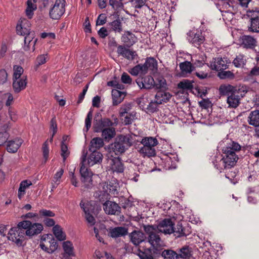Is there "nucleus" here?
I'll return each instance as SVG.
<instances>
[{
    "instance_id": "1",
    "label": "nucleus",
    "mask_w": 259,
    "mask_h": 259,
    "mask_svg": "<svg viewBox=\"0 0 259 259\" xmlns=\"http://www.w3.org/2000/svg\"><path fill=\"white\" fill-rule=\"evenodd\" d=\"M241 146L237 142L231 141L222 149V155L211 156L210 160L214 167L222 172L223 170L229 169L234 167L239 158L237 152L241 150Z\"/></svg>"
},
{
    "instance_id": "2",
    "label": "nucleus",
    "mask_w": 259,
    "mask_h": 259,
    "mask_svg": "<svg viewBox=\"0 0 259 259\" xmlns=\"http://www.w3.org/2000/svg\"><path fill=\"white\" fill-rule=\"evenodd\" d=\"M136 137L137 136L134 134L118 136L114 142L110 145V152L117 156L124 153L132 146Z\"/></svg>"
},
{
    "instance_id": "3",
    "label": "nucleus",
    "mask_w": 259,
    "mask_h": 259,
    "mask_svg": "<svg viewBox=\"0 0 259 259\" xmlns=\"http://www.w3.org/2000/svg\"><path fill=\"white\" fill-rule=\"evenodd\" d=\"M100 190L94 194V196L101 202L109 199V195L115 196L118 193L119 184L116 180L102 182L99 185Z\"/></svg>"
},
{
    "instance_id": "4",
    "label": "nucleus",
    "mask_w": 259,
    "mask_h": 259,
    "mask_svg": "<svg viewBox=\"0 0 259 259\" xmlns=\"http://www.w3.org/2000/svg\"><path fill=\"white\" fill-rule=\"evenodd\" d=\"M141 145L137 148L139 153L143 157H151L156 155L155 147L158 144V141L155 137H145L140 141Z\"/></svg>"
},
{
    "instance_id": "5",
    "label": "nucleus",
    "mask_w": 259,
    "mask_h": 259,
    "mask_svg": "<svg viewBox=\"0 0 259 259\" xmlns=\"http://www.w3.org/2000/svg\"><path fill=\"white\" fill-rule=\"evenodd\" d=\"M87 152L83 150L81 157V166L80 174L81 175V181L83 183V186L87 189H91L93 186L92 176L93 172L85 166L86 162Z\"/></svg>"
},
{
    "instance_id": "6",
    "label": "nucleus",
    "mask_w": 259,
    "mask_h": 259,
    "mask_svg": "<svg viewBox=\"0 0 259 259\" xmlns=\"http://www.w3.org/2000/svg\"><path fill=\"white\" fill-rule=\"evenodd\" d=\"M136 83L140 89H150L154 87L160 89L163 87L165 80H160L159 84H155L153 78L150 75L145 77L140 76L136 80Z\"/></svg>"
},
{
    "instance_id": "7",
    "label": "nucleus",
    "mask_w": 259,
    "mask_h": 259,
    "mask_svg": "<svg viewBox=\"0 0 259 259\" xmlns=\"http://www.w3.org/2000/svg\"><path fill=\"white\" fill-rule=\"evenodd\" d=\"M25 236V230L22 226H19V223L17 227L12 228L9 231L8 238L17 245L21 246Z\"/></svg>"
},
{
    "instance_id": "8",
    "label": "nucleus",
    "mask_w": 259,
    "mask_h": 259,
    "mask_svg": "<svg viewBox=\"0 0 259 259\" xmlns=\"http://www.w3.org/2000/svg\"><path fill=\"white\" fill-rule=\"evenodd\" d=\"M19 226H22L25 230L26 236L31 237L41 232L43 226L37 223H32L29 221H23L19 222Z\"/></svg>"
},
{
    "instance_id": "9",
    "label": "nucleus",
    "mask_w": 259,
    "mask_h": 259,
    "mask_svg": "<svg viewBox=\"0 0 259 259\" xmlns=\"http://www.w3.org/2000/svg\"><path fill=\"white\" fill-rule=\"evenodd\" d=\"M65 0H56L49 11L50 18L54 20L60 19L65 12Z\"/></svg>"
},
{
    "instance_id": "10",
    "label": "nucleus",
    "mask_w": 259,
    "mask_h": 259,
    "mask_svg": "<svg viewBox=\"0 0 259 259\" xmlns=\"http://www.w3.org/2000/svg\"><path fill=\"white\" fill-rule=\"evenodd\" d=\"M107 168L109 171L113 173H122L124 169L121 158L119 157H113L112 156L107 159Z\"/></svg>"
},
{
    "instance_id": "11",
    "label": "nucleus",
    "mask_w": 259,
    "mask_h": 259,
    "mask_svg": "<svg viewBox=\"0 0 259 259\" xmlns=\"http://www.w3.org/2000/svg\"><path fill=\"white\" fill-rule=\"evenodd\" d=\"M187 39L190 43L197 48L203 43L205 37L201 30L193 29L187 33Z\"/></svg>"
},
{
    "instance_id": "12",
    "label": "nucleus",
    "mask_w": 259,
    "mask_h": 259,
    "mask_svg": "<svg viewBox=\"0 0 259 259\" xmlns=\"http://www.w3.org/2000/svg\"><path fill=\"white\" fill-rule=\"evenodd\" d=\"M230 62L227 58L217 57L212 58L210 62L209 67L213 70L220 72L228 68Z\"/></svg>"
},
{
    "instance_id": "13",
    "label": "nucleus",
    "mask_w": 259,
    "mask_h": 259,
    "mask_svg": "<svg viewBox=\"0 0 259 259\" xmlns=\"http://www.w3.org/2000/svg\"><path fill=\"white\" fill-rule=\"evenodd\" d=\"M174 223L170 219L162 220L157 226L158 230L165 234H170L174 231Z\"/></svg>"
},
{
    "instance_id": "14",
    "label": "nucleus",
    "mask_w": 259,
    "mask_h": 259,
    "mask_svg": "<svg viewBox=\"0 0 259 259\" xmlns=\"http://www.w3.org/2000/svg\"><path fill=\"white\" fill-rule=\"evenodd\" d=\"M103 203V209L108 214L118 215L121 212V208L114 202L105 200Z\"/></svg>"
},
{
    "instance_id": "15",
    "label": "nucleus",
    "mask_w": 259,
    "mask_h": 259,
    "mask_svg": "<svg viewBox=\"0 0 259 259\" xmlns=\"http://www.w3.org/2000/svg\"><path fill=\"white\" fill-rule=\"evenodd\" d=\"M133 252L141 259H153L152 250L144 246H136L133 249Z\"/></svg>"
},
{
    "instance_id": "16",
    "label": "nucleus",
    "mask_w": 259,
    "mask_h": 259,
    "mask_svg": "<svg viewBox=\"0 0 259 259\" xmlns=\"http://www.w3.org/2000/svg\"><path fill=\"white\" fill-rule=\"evenodd\" d=\"M62 247L63 249V259H72V257L75 256L73 244L70 241L64 242Z\"/></svg>"
},
{
    "instance_id": "17",
    "label": "nucleus",
    "mask_w": 259,
    "mask_h": 259,
    "mask_svg": "<svg viewBox=\"0 0 259 259\" xmlns=\"http://www.w3.org/2000/svg\"><path fill=\"white\" fill-rule=\"evenodd\" d=\"M241 46L246 49H252L256 46L257 41L255 38L250 35H244L240 37Z\"/></svg>"
},
{
    "instance_id": "18",
    "label": "nucleus",
    "mask_w": 259,
    "mask_h": 259,
    "mask_svg": "<svg viewBox=\"0 0 259 259\" xmlns=\"http://www.w3.org/2000/svg\"><path fill=\"white\" fill-rule=\"evenodd\" d=\"M117 52L119 55L122 56L128 60H134L138 55L136 51L131 50L122 46L117 47Z\"/></svg>"
},
{
    "instance_id": "19",
    "label": "nucleus",
    "mask_w": 259,
    "mask_h": 259,
    "mask_svg": "<svg viewBox=\"0 0 259 259\" xmlns=\"http://www.w3.org/2000/svg\"><path fill=\"white\" fill-rule=\"evenodd\" d=\"M89 151L91 152V153L87 159L88 165L89 166L100 163L102 162L103 155L101 153L97 150Z\"/></svg>"
},
{
    "instance_id": "20",
    "label": "nucleus",
    "mask_w": 259,
    "mask_h": 259,
    "mask_svg": "<svg viewBox=\"0 0 259 259\" xmlns=\"http://www.w3.org/2000/svg\"><path fill=\"white\" fill-rule=\"evenodd\" d=\"M241 97L238 91L232 93L227 97V103L229 108H236L240 103Z\"/></svg>"
},
{
    "instance_id": "21",
    "label": "nucleus",
    "mask_w": 259,
    "mask_h": 259,
    "mask_svg": "<svg viewBox=\"0 0 259 259\" xmlns=\"http://www.w3.org/2000/svg\"><path fill=\"white\" fill-rule=\"evenodd\" d=\"M34 37V32H30L29 34H26L24 37V45L23 49L25 51H28L30 50V47L32 46V51L35 50V45L37 39L33 40Z\"/></svg>"
},
{
    "instance_id": "22",
    "label": "nucleus",
    "mask_w": 259,
    "mask_h": 259,
    "mask_svg": "<svg viewBox=\"0 0 259 259\" xmlns=\"http://www.w3.org/2000/svg\"><path fill=\"white\" fill-rule=\"evenodd\" d=\"M177 252L179 259H191L192 257V248L188 245H184L177 249Z\"/></svg>"
},
{
    "instance_id": "23",
    "label": "nucleus",
    "mask_w": 259,
    "mask_h": 259,
    "mask_svg": "<svg viewBox=\"0 0 259 259\" xmlns=\"http://www.w3.org/2000/svg\"><path fill=\"white\" fill-rule=\"evenodd\" d=\"M130 237L131 241L136 246H138L141 243L144 241L145 239V235L142 232L136 230L130 234Z\"/></svg>"
},
{
    "instance_id": "24",
    "label": "nucleus",
    "mask_w": 259,
    "mask_h": 259,
    "mask_svg": "<svg viewBox=\"0 0 259 259\" xmlns=\"http://www.w3.org/2000/svg\"><path fill=\"white\" fill-rule=\"evenodd\" d=\"M125 92L121 91L116 89L112 91V103L113 105H117L120 104L126 96Z\"/></svg>"
},
{
    "instance_id": "25",
    "label": "nucleus",
    "mask_w": 259,
    "mask_h": 259,
    "mask_svg": "<svg viewBox=\"0 0 259 259\" xmlns=\"http://www.w3.org/2000/svg\"><path fill=\"white\" fill-rule=\"evenodd\" d=\"M252 13L251 11L248 12V16L251 17L250 19V26L248 27V30L252 32H259V17L252 16L250 14Z\"/></svg>"
},
{
    "instance_id": "26",
    "label": "nucleus",
    "mask_w": 259,
    "mask_h": 259,
    "mask_svg": "<svg viewBox=\"0 0 259 259\" xmlns=\"http://www.w3.org/2000/svg\"><path fill=\"white\" fill-rule=\"evenodd\" d=\"M26 78L22 77L19 79L13 78V87L15 93H19L26 86Z\"/></svg>"
},
{
    "instance_id": "27",
    "label": "nucleus",
    "mask_w": 259,
    "mask_h": 259,
    "mask_svg": "<svg viewBox=\"0 0 259 259\" xmlns=\"http://www.w3.org/2000/svg\"><path fill=\"white\" fill-rule=\"evenodd\" d=\"M22 143V140L16 139L14 140L9 141L7 146V150L9 153H14L17 151Z\"/></svg>"
},
{
    "instance_id": "28",
    "label": "nucleus",
    "mask_w": 259,
    "mask_h": 259,
    "mask_svg": "<svg viewBox=\"0 0 259 259\" xmlns=\"http://www.w3.org/2000/svg\"><path fill=\"white\" fill-rule=\"evenodd\" d=\"M145 73H147L148 70L154 71L157 68V62L153 57L147 58L145 62L142 64Z\"/></svg>"
},
{
    "instance_id": "29",
    "label": "nucleus",
    "mask_w": 259,
    "mask_h": 259,
    "mask_svg": "<svg viewBox=\"0 0 259 259\" xmlns=\"http://www.w3.org/2000/svg\"><path fill=\"white\" fill-rule=\"evenodd\" d=\"M171 97V96L169 93L159 91L157 92L155 96V100L158 104H161L168 101Z\"/></svg>"
},
{
    "instance_id": "30",
    "label": "nucleus",
    "mask_w": 259,
    "mask_h": 259,
    "mask_svg": "<svg viewBox=\"0 0 259 259\" xmlns=\"http://www.w3.org/2000/svg\"><path fill=\"white\" fill-rule=\"evenodd\" d=\"M110 236L112 238L123 236L127 234V229L123 227H117L110 230Z\"/></svg>"
},
{
    "instance_id": "31",
    "label": "nucleus",
    "mask_w": 259,
    "mask_h": 259,
    "mask_svg": "<svg viewBox=\"0 0 259 259\" xmlns=\"http://www.w3.org/2000/svg\"><path fill=\"white\" fill-rule=\"evenodd\" d=\"M248 123L254 127L259 126V110L252 111L248 117Z\"/></svg>"
},
{
    "instance_id": "32",
    "label": "nucleus",
    "mask_w": 259,
    "mask_h": 259,
    "mask_svg": "<svg viewBox=\"0 0 259 259\" xmlns=\"http://www.w3.org/2000/svg\"><path fill=\"white\" fill-rule=\"evenodd\" d=\"M121 39L122 41L129 47L133 46L137 40L135 35L130 31L126 32L122 36Z\"/></svg>"
},
{
    "instance_id": "33",
    "label": "nucleus",
    "mask_w": 259,
    "mask_h": 259,
    "mask_svg": "<svg viewBox=\"0 0 259 259\" xmlns=\"http://www.w3.org/2000/svg\"><path fill=\"white\" fill-rule=\"evenodd\" d=\"M237 90L236 87L231 84H221L219 89L220 94L222 96H228Z\"/></svg>"
},
{
    "instance_id": "34",
    "label": "nucleus",
    "mask_w": 259,
    "mask_h": 259,
    "mask_svg": "<svg viewBox=\"0 0 259 259\" xmlns=\"http://www.w3.org/2000/svg\"><path fill=\"white\" fill-rule=\"evenodd\" d=\"M13 120L11 111L9 110L8 115L5 112H0V127H7L10 120Z\"/></svg>"
},
{
    "instance_id": "35",
    "label": "nucleus",
    "mask_w": 259,
    "mask_h": 259,
    "mask_svg": "<svg viewBox=\"0 0 259 259\" xmlns=\"http://www.w3.org/2000/svg\"><path fill=\"white\" fill-rule=\"evenodd\" d=\"M104 146L103 139L99 137L94 138L90 142L89 150H97Z\"/></svg>"
},
{
    "instance_id": "36",
    "label": "nucleus",
    "mask_w": 259,
    "mask_h": 259,
    "mask_svg": "<svg viewBox=\"0 0 259 259\" xmlns=\"http://www.w3.org/2000/svg\"><path fill=\"white\" fill-rule=\"evenodd\" d=\"M53 231L54 235L56 238L59 241H63L66 239V235L63 232L61 226L59 225H56L53 228Z\"/></svg>"
},
{
    "instance_id": "37",
    "label": "nucleus",
    "mask_w": 259,
    "mask_h": 259,
    "mask_svg": "<svg viewBox=\"0 0 259 259\" xmlns=\"http://www.w3.org/2000/svg\"><path fill=\"white\" fill-rule=\"evenodd\" d=\"M108 26L110 27L112 31L115 32L120 33L122 30V23L118 17L112 22L108 23Z\"/></svg>"
},
{
    "instance_id": "38",
    "label": "nucleus",
    "mask_w": 259,
    "mask_h": 259,
    "mask_svg": "<svg viewBox=\"0 0 259 259\" xmlns=\"http://www.w3.org/2000/svg\"><path fill=\"white\" fill-rule=\"evenodd\" d=\"M24 22L27 23V26H29V22H28L26 20H24ZM23 22L21 21V23L19 25L18 24L16 27V30L17 34L25 36L26 34H29L30 32V29L29 28V27L26 28L24 27V24H23Z\"/></svg>"
},
{
    "instance_id": "39",
    "label": "nucleus",
    "mask_w": 259,
    "mask_h": 259,
    "mask_svg": "<svg viewBox=\"0 0 259 259\" xmlns=\"http://www.w3.org/2000/svg\"><path fill=\"white\" fill-rule=\"evenodd\" d=\"M101 132L102 137L107 141L111 139L115 135V129L111 127L104 128Z\"/></svg>"
},
{
    "instance_id": "40",
    "label": "nucleus",
    "mask_w": 259,
    "mask_h": 259,
    "mask_svg": "<svg viewBox=\"0 0 259 259\" xmlns=\"http://www.w3.org/2000/svg\"><path fill=\"white\" fill-rule=\"evenodd\" d=\"M36 5L33 4L32 0H27V8L25 10L26 15L29 19H31L34 14V11L36 9Z\"/></svg>"
},
{
    "instance_id": "41",
    "label": "nucleus",
    "mask_w": 259,
    "mask_h": 259,
    "mask_svg": "<svg viewBox=\"0 0 259 259\" xmlns=\"http://www.w3.org/2000/svg\"><path fill=\"white\" fill-rule=\"evenodd\" d=\"M9 124L10 123L8 124L7 127H0V146L5 143L9 137V134L8 132Z\"/></svg>"
},
{
    "instance_id": "42",
    "label": "nucleus",
    "mask_w": 259,
    "mask_h": 259,
    "mask_svg": "<svg viewBox=\"0 0 259 259\" xmlns=\"http://www.w3.org/2000/svg\"><path fill=\"white\" fill-rule=\"evenodd\" d=\"M180 68L183 74L190 73L194 69V67L190 62L185 61L180 64Z\"/></svg>"
},
{
    "instance_id": "43",
    "label": "nucleus",
    "mask_w": 259,
    "mask_h": 259,
    "mask_svg": "<svg viewBox=\"0 0 259 259\" xmlns=\"http://www.w3.org/2000/svg\"><path fill=\"white\" fill-rule=\"evenodd\" d=\"M161 256L163 259H179L177 251L171 249H164L162 251Z\"/></svg>"
},
{
    "instance_id": "44",
    "label": "nucleus",
    "mask_w": 259,
    "mask_h": 259,
    "mask_svg": "<svg viewBox=\"0 0 259 259\" xmlns=\"http://www.w3.org/2000/svg\"><path fill=\"white\" fill-rule=\"evenodd\" d=\"M161 239L157 232L152 233L148 236V242L153 247L160 245Z\"/></svg>"
},
{
    "instance_id": "45",
    "label": "nucleus",
    "mask_w": 259,
    "mask_h": 259,
    "mask_svg": "<svg viewBox=\"0 0 259 259\" xmlns=\"http://www.w3.org/2000/svg\"><path fill=\"white\" fill-rule=\"evenodd\" d=\"M245 57L242 55L239 54L237 55L234 59L233 63L236 67H243L246 64Z\"/></svg>"
},
{
    "instance_id": "46",
    "label": "nucleus",
    "mask_w": 259,
    "mask_h": 259,
    "mask_svg": "<svg viewBox=\"0 0 259 259\" xmlns=\"http://www.w3.org/2000/svg\"><path fill=\"white\" fill-rule=\"evenodd\" d=\"M172 233H174L176 237H181L186 235L184 228L183 227L181 222L178 223L176 227L174 226V231Z\"/></svg>"
},
{
    "instance_id": "47",
    "label": "nucleus",
    "mask_w": 259,
    "mask_h": 259,
    "mask_svg": "<svg viewBox=\"0 0 259 259\" xmlns=\"http://www.w3.org/2000/svg\"><path fill=\"white\" fill-rule=\"evenodd\" d=\"M144 68L142 64H138L130 69L128 72L133 76H137L139 74L144 75L146 74Z\"/></svg>"
},
{
    "instance_id": "48",
    "label": "nucleus",
    "mask_w": 259,
    "mask_h": 259,
    "mask_svg": "<svg viewBox=\"0 0 259 259\" xmlns=\"http://www.w3.org/2000/svg\"><path fill=\"white\" fill-rule=\"evenodd\" d=\"M48 59L47 54H43L38 56L35 61L34 69L36 70L41 65L45 64Z\"/></svg>"
},
{
    "instance_id": "49",
    "label": "nucleus",
    "mask_w": 259,
    "mask_h": 259,
    "mask_svg": "<svg viewBox=\"0 0 259 259\" xmlns=\"http://www.w3.org/2000/svg\"><path fill=\"white\" fill-rule=\"evenodd\" d=\"M109 4L115 11H120L123 9L124 8L122 0H109Z\"/></svg>"
},
{
    "instance_id": "50",
    "label": "nucleus",
    "mask_w": 259,
    "mask_h": 259,
    "mask_svg": "<svg viewBox=\"0 0 259 259\" xmlns=\"http://www.w3.org/2000/svg\"><path fill=\"white\" fill-rule=\"evenodd\" d=\"M193 81H191L188 79H184L180 81L178 87L179 89L183 90H191L193 88Z\"/></svg>"
},
{
    "instance_id": "51",
    "label": "nucleus",
    "mask_w": 259,
    "mask_h": 259,
    "mask_svg": "<svg viewBox=\"0 0 259 259\" xmlns=\"http://www.w3.org/2000/svg\"><path fill=\"white\" fill-rule=\"evenodd\" d=\"M218 76L221 79H231L234 78L235 75L231 71H225V70H222V71L218 72Z\"/></svg>"
},
{
    "instance_id": "52",
    "label": "nucleus",
    "mask_w": 259,
    "mask_h": 259,
    "mask_svg": "<svg viewBox=\"0 0 259 259\" xmlns=\"http://www.w3.org/2000/svg\"><path fill=\"white\" fill-rule=\"evenodd\" d=\"M132 107V104L131 103H125L121 106L119 109L120 116H124L125 114L129 113Z\"/></svg>"
},
{
    "instance_id": "53",
    "label": "nucleus",
    "mask_w": 259,
    "mask_h": 259,
    "mask_svg": "<svg viewBox=\"0 0 259 259\" xmlns=\"http://www.w3.org/2000/svg\"><path fill=\"white\" fill-rule=\"evenodd\" d=\"M92 116L93 111L91 109H90L85 119V128L83 130L84 132H88V131L91 127Z\"/></svg>"
},
{
    "instance_id": "54",
    "label": "nucleus",
    "mask_w": 259,
    "mask_h": 259,
    "mask_svg": "<svg viewBox=\"0 0 259 259\" xmlns=\"http://www.w3.org/2000/svg\"><path fill=\"white\" fill-rule=\"evenodd\" d=\"M13 78L19 79L24 72L23 68L20 65H14L13 67Z\"/></svg>"
},
{
    "instance_id": "55",
    "label": "nucleus",
    "mask_w": 259,
    "mask_h": 259,
    "mask_svg": "<svg viewBox=\"0 0 259 259\" xmlns=\"http://www.w3.org/2000/svg\"><path fill=\"white\" fill-rule=\"evenodd\" d=\"M61 155L62 157L63 158V160L65 161L66 158L69 155V151L68 149V147L66 144H65L64 141L61 142Z\"/></svg>"
},
{
    "instance_id": "56",
    "label": "nucleus",
    "mask_w": 259,
    "mask_h": 259,
    "mask_svg": "<svg viewBox=\"0 0 259 259\" xmlns=\"http://www.w3.org/2000/svg\"><path fill=\"white\" fill-rule=\"evenodd\" d=\"M44 163H46L49 158V148L47 141H46L42 147Z\"/></svg>"
},
{
    "instance_id": "57",
    "label": "nucleus",
    "mask_w": 259,
    "mask_h": 259,
    "mask_svg": "<svg viewBox=\"0 0 259 259\" xmlns=\"http://www.w3.org/2000/svg\"><path fill=\"white\" fill-rule=\"evenodd\" d=\"M158 104L156 101H151L147 106V109L149 112L154 113L158 110Z\"/></svg>"
},
{
    "instance_id": "58",
    "label": "nucleus",
    "mask_w": 259,
    "mask_h": 259,
    "mask_svg": "<svg viewBox=\"0 0 259 259\" xmlns=\"http://www.w3.org/2000/svg\"><path fill=\"white\" fill-rule=\"evenodd\" d=\"M144 231L146 232L147 234L149 235L152 234V233H154L157 232V226H155L153 225H144L143 226Z\"/></svg>"
},
{
    "instance_id": "59",
    "label": "nucleus",
    "mask_w": 259,
    "mask_h": 259,
    "mask_svg": "<svg viewBox=\"0 0 259 259\" xmlns=\"http://www.w3.org/2000/svg\"><path fill=\"white\" fill-rule=\"evenodd\" d=\"M50 128L53 132L52 137L51 138V141H52L54 136L56 134L57 131V124L55 117H53L51 120Z\"/></svg>"
},
{
    "instance_id": "60",
    "label": "nucleus",
    "mask_w": 259,
    "mask_h": 259,
    "mask_svg": "<svg viewBox=\"0 0 259 259\" xmlns=\"http://www.w3.org/2000/svg\"><path fill=\"white\" fill-rule=\"evenodd\" d=\"M94 127L96 132H101L104 128V126L101 124V120L95 119L94 123Z\"/></svg>"
},
{
    "instance_id": "61",
    "label": "nucleus",
    "mask_w": 259,
    "mask_h": 259,
    "mask_svg": "<svg viewBox=\"0 0 259 259\" xmlns=\"http://www.w3.org/2000/svg\"><path fill=\"white\" fill-rule=\"evenodd\" d=\"M39 214L41 216L46 217H53L55 215V214L53 211L45 209L40 210L39 211Z\"/></svg>"
},
{
    "instance_id": "62",
    "label": "nucleus",
    "mask_w": 259,
    "mask_h": 259,
    "mask_svg": "<svg viewBox=\"0 0 259 259\" xmlns=\"http://www.w3.org/2000/svg\"><path fill=\"white\" fill-rule=\"evenodd\" d=\"M85 213V219L88 223L91 225L93 226L95 224V219L94 217L90 214V210L89 211H86Z\"/></svg>"
},
{
    "instance_id": "63",
    "label": "nucleus",
    "mask_w": 259,
    "mask_h": 259,
    "mask_svg": "<svg viewBox=\"0 0 259 259\" xmlns=\"http://www.w3.org/2000/svg\"><path fill=\"white\" fill-rule=\"evenodd\" d=\"M8 74L5 69L0 70V84H3L7 80Z\"/></svg>"
},
{
    "instance_id": "64",
    "label": "nucleus",
    "mask_w": 259,
    "mask_h": 259,
    "mask_svg": "<svg viewBox=\"0 0 259 259\" xmlns=\"http://www.w3.org/2000/svg\"><path fill=\"white\" fill-rule=\"evenodd\" d=\"M106 17L105 14H101L99 15L98 17V18L96 21V25H103L104 24L106 23L107 20H106Z\"/></svg>"
}]
</instances>
